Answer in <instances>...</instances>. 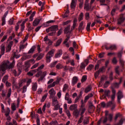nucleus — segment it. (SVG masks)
<instances>
[{
    "label": "nucleus",
    "mask_w": 125,
    "mask_h": 125,
    "mask_svg": "<svg viewBox=\"0 0 125 125\" xmlns=\"http://www.w3.org/2000/svg\"><path fill=\"white\" fill-rule=\"evenodd\" d=\"M83 94V93L82 92H80V94L78 96V97L76 98V99L75 100V103H77L79 102V100L81 97H82V95Z\"/></svg>",
    "instance_id": "30"
},
{
    "label": "nucleus",
    "mask_w": 125,
    "mask_h": 125,
    "mask_svg": "<svg viewBox=\"0 0 125 125\" xmlns=\"http://www.w3.org/2000/svg\"><path fill=\"white\" fill-rule=\"evenodd\" d=\"M11 108L13 111H15L16 110V106L15 105V104H13L11 105Z\"/></svg>",
    "instance_id": "57"
},
{
    "label": "nucleus",
    "mask_w": 125,
    "mask_h": 125,
    "mask_svg": "<svg viewBox=\"0 0 125 125\" xmlns=\"http://www.w3.org/2000/svg\"><path fill=\"white\" fill-rule=\"evenodd\" d=\"M73 115L76 118L79 117V116H80V111L78 109L75 110L73 112Z\"/></svg>",
    "instance_id": "23"
},
{
    "label": "nucleus",
    "mask_w": 125,
    "mask_h": 125,
    "mask_svg": "<svg viewBox=\"0 0 125 125\" xmlns=\"http://www.w3.org/2000/svg\"><path fill=\"white\" fill-rule=\"evenodd\" d=\"M25 67L26 68L25 69V72H28V68H29L30 65H29V62H25Z\"/></svg>",
    "instance_id": "33"
},
{
    "label": "nucleus",
    "mask_w": 125,
    "mask_h": 125,
    "mask_svg": "<svg viewBox=\"0 0 125 125\" xmlns=\"http://www.w3.org/2000/svg\"><path fill=\"white\" fill-rule=\"evenodd\" d=\"M1 49V54H0V58H1V56L4 54V52H5V46L3 44H1L0 46Z\"/></svg>",
    "instance_id": "11"
},
{
    "label": "nucleus",
    "mask_w": 125,
    "mask_h": 125,
    "mask_svg": "<svg viewBox=\"0 0 125 125\" xmlns=\"http://www.w3.org/2000/svg\"><path fill=\"white\" fill-rule=\"evenodd\" d=\"M85 108H82L80 109L81 112V117L80 118L79 120H78V125L80 124H82L83 123V113L85 112Z\"/></svg>",
    "instance_id": "4"
},
{
    "label": "nucleus",
    "mask_w": 125,
    "mask_h": 125,
    "mask_svg": "<svg viewBox=\"0 0 125 125\" xmlns=\"http://www.w3.org/2000/svg\"><path fill=\"white\" fill-rule=\"evenodd\" d=\"M27 91V86H24L22 88V93H25Z\"/></svg>",
    "instance_id": "60"
},
{
    "label": "nucleus",
    "mask_w": 125,
    "mask_h": 125,
    "mask_svg": "<svg viewBox=\"0 0 125 125\" xmlns=\"http://www.w3.org/2000/svg\"><path fill=\"white\" fill-rule=\"evenodd\" d=\"M71 28V25H68L65 29H64V34H68L69 32H70V29Z\"/></svg>",
    "instance_id": "27"
},
{
    "label": "nucleus",
    "mask_w": 125,
    "mask_h": 125,
    "mask_svg": "<svg viewBox=\"0 0 125 125\" xmlns=\"http://www.w3.org/2000/svg\"><path fill=\"white\" fill-rule=\"evenodd\" d=\"M41 74H42V76L40 78L39 81H42V80H43V78H44V77L46 76L47 74V72L44 71V72H43L42 73V72Z\"/></svg>",
    "instance_id": "21"
},
{
    "label": "nucleus",
    "mask_w": 125,
    "mask_h": 125,
    "mask_svg": "<svg viewBox=\"0 0 125 125\" xmlns=\"http://www.w3.org/2000/svg\"><path fill=\"white\" fill-rule=\"evenodd\" d=\"M105 48L106 49V50H109V49L110 50H116L117 49V45H111L108 47L107 45H105Z\"/></svg>",
    "instance_id": "8"
},
{
    "label": "nucleus",
    "mask_w": 125,
    "mask_h": 125,
    "mask_svg": "<svg viewBox=\"0 0 125 125\" xmlns=\"http://www.w3.org/2000/svg\"><path fill=\"white\" fill-rule=\"evenodd\" d=\"M108 119L109 122H112L113 120V114H110L108 115Z\"/></svg>",
    "instance_id": "52"
},
{
    "label": "nucleus",
    "mask_w": 125,
    "mask_h": 125,
    "mask_svg": "<svg viewBox=\"0 0 125 125\" xmlns=\"http://www.w3.org/2000/svg\"><path fill=\"white\" fill-rule=\"evenodd\" d=\"M13 45V42L12 41L10 42L8 44L7 47L6 48V52H9L11 50V47Z\"/></svg>",
    "instance_id": "10"
},
{
    "label": "nucleus",
    "mask_w": 125,
    "mask_h": 125,
    "mask_svg": "<svg viewBox=\"0 0 125 125\" xmlns=\"http://www.w3.org/2000/svg\"><path fill=\"white\" fill-rule=\"evenodd\" d=\"M35 15H36V12L34 11L31 14L30 16V21H33V20H34V16H35Z\"/></svg>",
    "instance_id": "35"
},
{
    "label": "nucleus",
    "mask_w": 125,
    "mask_h": 125,
    "mask_svg": "<svg viewBox=\"0 0 125 125\" xmlns=\"http://www.w3.org/2000/svg\"><path fill=\"white\" fill-rule=\"evenodd\" d=\"M109 84H110V82H109V81H106L104 84V87H108V86H109Z\"/></svg>",
    "instance_id": "54"
},
{
    "label": "nucleus",
    "mask_w": 125,
    "mask_h": 125,
    "mask_svg": "<svg viewBox=\"0 0 125 125\" xmlns=\"http://www.w3.org/2000/svg\"><path fill=\"white\" fill-rule=\"evenodd\" d=\"M46 97H47V94H45L42 98L41 100V102H44V100L46 99Z\"/></svg>",
    "instance_id": "50"
},
{
    "label": "nucleus",
    "mask_w": 125,
    "mask_h": 125,
    "mask_svg": "<svg viewBox=\"0 0 125 125\" xmlns=\"http://www.w3.org/2000/svg\"><path fill=\"white\" fill-rule=\"evenodd\" d=\"M58 63V61H56L55 62H52L50 65H49V67L50 68H54V67H55V65H56V64H57Z\"/></svg>",
    "instance_id": "29"
},
{
    "label": "nucleus",
    "mask_w": 125,
    "mask_h": 125,
    "mask_svg": "<svg viewBox=\"0 0 125 125\" xmlns=\"http://www.w3.org/2000/svg\"><path fill=\"white\" fill-rule=\"evenodd\" d=\"M58 104V101L57 100V97H55L52 98V104L57 105Z\"/></svg>",
    "instance_id": "19"
},
{
    "label": "nucleus",
    "mask_w": 125,
    "mask_h": 125,
    "mask_svg": "<svg viewBox=\"0 0 125 125\" xmlns=\"http://www.w3.org/2000/svg\"><path fill=\"white\" fill-rule=\"evenodd\" d=\"M119 69H120V66H117L115 67V72L117 74V75H120V71H119Z\"/></svg>",
    "instance_id": "43"
},
{
    "label": "nucleus",
    "mask_w": 125,
    "mask_h": 125,
    "mask_svg": "<svg viewBox=\"0 0 125 125\" xmlns=\"http://www.w3.org/2000/svg\"><path fill=\"white\" fill-rule=\"evenodd\" d=\"M104 55H105V52L101 53L99 54V58H103Z\"/></svg>",
    "instance_id": "55"
},
{
    "label": "nucleus",
    "mask_w": 125,
    "mask_h": 125,
    "mask_svg": "<svg viewBox=\"0 0 125 125\" xmlns=\"http://www.w3.org/2000/svg\"><path fill=\"white\" fill-rule=\"evenodd\" d=\"M5 113V115L6 117H8V116L9 115V114L10 113V109H9V108H7V109L6 110V111H5V112H3Z\"/></svg>",
    "instance_id": "32"
},
{
    "label": "nucleus",
    "mask_w": 125,
    "mask_h": 125,
    "mask_svg": "<svg viewBox=\"0 0 125 125\" xmlns=\"http://www.w3.org/2000/svg\"><path fill=\"white\" fill-rule=\"evenodd\" d=\"M68 85L67 84H65L63 85V89H62V91H63V92L66 91V90H67V89H68Z\"/></svg>",
    "instance_id": "46"
},
{
    "label": "nucleus",
    "mask_w": 125,
    "mask_h": 125,
    "mask_svg": "<svg viewBox=\"0 0 125 125\" xmlns=\"http://www.w3.org/2000/svg\"><path fill=\"white\" fill-rule=\"evenodd\" d=\"M11 95V88H9L8 91L7 97H10Z\"/></svg>",
    "instance_id": "61"
},
{
    "label": "nucleus",
    "mask_w": 125,
    "mask_h": 125,
    "mask_svg": "<svg viewBox=\"0 0 125 125\" xmlns=\"http://www.w3.org/2000/svg\"><path fill=\"white\" fill-rule=\"evenodd\" d=\"M90 25H91V22H88L87 24L86 29L88 32L90 31Z\"/></svg>",
    "instance_id": "39"
},
{
    "label": "nucleus",
    "mask_w": 125,
    "mask_h": 125,
    "mask_svg": "<svg viewBox=\"0 0 125 125\" xmlns=\"http://www.w3.org/2000/svg\"><path fill=\"white\" fill-rule=\"evenodd\" d=\"M112 95H111V101H114V99H115L116 97V90L113 88L112 89Z\"/></svg>",
    "instance_id": "16"
},
{
    "label": "nucleus",
    "mask_w": 125,
    "mask_h": 125,
    "mask_svg": "<svg viewBox=\"0 0 125 125\" xmlns=\"http://www.w3.org/2000/svg\"><path fill=\"white\" fill-rule=\"evenodd\" d=\"M49 94H50V97L51 98L54 97V96L55 94H56V92L54 90V88H51L49 91Z\"/></svg>",
    "instance_id": "12"
},
{
    "label": "nucleus",
    "mask_w": 125,
    "mask_h": 125,
    "mask_svg": "<svg viewBox=\"0 0 125 125\" xmlns=\"http://www.w3.org/2000/svg\"><path fill=\"white\" fill-rule=\"evenodd\" d=\"M37 88H38V85L37 83H35L33 85L32 90L33 91H36L37 90Z\"/></svg>",
    "instance_id": "40"
},
{
    "label": "nucleus",
    "mask_w": 125,
    "mask_h": 125,
    "mask_svg": "<svg viewBox=\"0 0 125 125\" xmlns=\"http://www.w3.org/2000/svg\"><path fill=\"white\" fill-rule=\"evenodd\" d=\"M94 67V65L92 64H89L88 67L87 68V69L88 71H91V70L93 69V68Z\"/></svg>",
    "instance_id": "47"
},
{
    "label": "nucleus",
    "mask_w": 125,
    "mask_h": 125,
    "mask_svg": "<svg viewBox=\"0 0 125 125\" xmlns=\"http://www.w3.org/2000/svg\"><path fill=\"white\" fill-rule=\"evenodd\" d=\"M125 17H124V15L123 14L120 15V17L118 20L117 24L118 25H121V24L125 22Z\"/></svg>",
    "instance_id": "7"
},
{
    "label": "nucleus",
    "mask_w": 125,
    "mask_h": 125,
    "mask_svg": "<svg viewBox=\"0 0 125 125\" xmlns=\"http://www.w3.org/2000/svg\"><path fill=\"white\" fill-rule=\"evenodd\" d=\"M24 25H25V22H22L21 25V31H24V29L25 28Z\"/></svg>",
    "instance_id": "53"
},
{
    "label": "nucleus",
    "mask_w": 125,
    "mask_h": 125,
    "mask_svg": "<svg viewBox=\"0 0 125 125\" xmlns=\"http://www.w3.org/2000/svg\"><path fill=\"white\" fill-rule=\"evenodd\" d=\"M13 57L17 59L19 58V57H20V55H17L16 52H14L13 54Z\"/></svg>",
    "instance_id": "56"
},
{
    "label": "nucleus",
    "mask_w": 125,
    "mask_h": 125,
    "mask_svg": "<svg viewBox=\"0 0 125 125\" xmlns=\"http://www.w3.org/2000/svg\"><path fill=\"white\" fill-rule=\"evenodd\" d=\"M78 81H79V79L78 78V77L74 76L72 78V85H74L77 83H78Z\"/></svg>",
    "instance_id": "15"
},
{
    "label": "nucleus",
    "mask_w": 125,
    "mask_h": 125,
    "mask_svg": "<svg viewBox=\"0 0 125 125\" xmlns=\"http://www.w3.org/2000/svg\"><path fill=\"white\" fill-rule=\"evenodd\" d=\"M15 87L16 89H17L18 92H20V91H21V90H22V89L21 88V87H18V85H15Z\"/></svg>",
    "instance_id": "48"
},
{
    "label": "nucleus",
    "mask_w": 125,
    "mask_h": 125,
    "mask_svg": "<svg viewBox=\"0 0 125 125\" xmlns=\"http://www.w3.org/2000/svg\"><path fill=\"white\" fill-rule=\"evenodd\" d=\"M40 22H41L40 19H35L33 22V26H34V27H37V26L40 24Z\"/></svg>",
    "instance_id": "14"
},
{
    "label": "nucleus",
    "mask_w": 125,
    "mask_h": 125,
    "mask_svg": "<svg viewBox=\"0 0 125 125\" xmlns=\"http://www.w3.org/2000/svg\"><path fill=\"white\" fill-rule=\"evenodd\" d=\"M70 7L72 9H74L76 7V2L75 1V0H72Z\"/></svg>",
    "instance_id": "25"
},
{
    "label": "nucleus",
    "mask_w": 125,
    "mask_h": 125,
    "mask_svg": "<svg viewBox=\"0 0 125 125\" xmlns=\"http://www.w3.org/2000/svg\"><path fill=\"white\" fill-rule=\"evenodd\" d=\"M25 82H26L25 79H23V80H21L18 84V87H22V86H23V84H24V83H25Z\"/></svg>",
    "instance_id": "18"
},
{
    "label": "nucleus",
    "mask_w": 125,
    "mask_h": 125,
    "mask_svg": "<svg viewBox=\"0 0 125 125\" xmlns=\"http://www.w3.org/2000/svg\"><path fill=\"white\" fill-rule=\"evenodd\" d=\"M91 88H92V87L90 85L87 86L84 90L85 93H88V92H89V91L91 90Z\"/></svg>",
    "instance_id": "24"
},
{
    "label": "nucleus",
    "mask_w": 125,
    "mask_h": 125,
    "mask_svg": "<svg viewBox=\"0 0 125 125\" xmlns=\"http://www.w3.org/2000/svg\"><path fill=\"white\" fill-rule=\"evenodd\" d=\"M83 21H82L80 23V25L78 27V30L79 31H83Z\"/></svg>",
    "instance_id": "26"
},
{
    "label": "nucleus",
    "mask_w": 125,
    "mask_h": 125,
    "mask_svg": "<svg viewBox=\"0 0 125 125\" xmlns=\"http://www.w3.org/2000/svg\"><path fill=\"white\" fill-rule=\"evenodd\" d=\"M122 98H124V95L123 94L122 91H118L117 95V100L118 103H121V100Z\"/></svg>",
    "instance_id": "9"
},
{
    "label": "nucleus",
    "mask_w": 125,
    "mask_h": 125,
    "mask_svg": "<svg viewBox=\"0 0 125 125\" xmlns=\"http://www.w3.org/2000/svg\"><path fill=\"white\" fill-rule=\"evenodd\" d=\"M112 62L113 64H117V63H118V61L117 60V58L116 57H114L112 60Z\"/></svg>",
    "instance_id": "49"
},
{
    "label": "nucleus",
    "mask_w": 125,
    "mask_h": 125,
    "mask_svg": "<svg viewBox=\"0 0 125 125\" xmlns=\"http://www.w3.org/2000/svg\"><path fill=\"white\" fill-rule=\"evenodd\" d=\"M53 106H55V110H58L59 108H60V105H59V104H55Z\"/></svg>",
    "instance_id": "62"
},
{
    "label": "nucleus",
    "mask_w": 125,
    "mask_h": 125,
    "mask_svg": "<svg viewBox=\"0 0 125 125\" xmlns=\"http://www.w3.org/2000/svg\"><path fill=\"white\" fill-rule=\"evenodd\" d=\"M34 74H35V70H32L27 73V75H28V76H30L31 77L34 76Z\"/></svg>",
    "instance_id": "44"
},
{
    "label": "nucleus",
    "mask_w": 125,
    "mask_h": 125,
    "mask_svg": "<svg viewBox=\"0 0 125 125\" xmlns=\"http://www.w3.org/2000/svg\"><path fill=\"white\" fill-rule=\"evenodd\" d=\"M70 99V96L69 95V93H66L65 96V100H69Z\"/></svg>",
    "instance_id": "58"
},
{
    "label": "nucleus",
    "mask_w": 125,
    "mask_h": 125,
    "mask_svg": "<svg viewBox=\"0 0 125 125\" xmlns=\"http://www.w3.org/2000/svg\"><path fill=\"white\" fill-rule=\"evenodd\" d=\"M104 95H103V96L104 97H107L108 98H110V94L111 93V91L110 90H105L104 91Z\"/></svg>",
    "instance_id": "13"
},
{
    "label": "nucleus",
    "mask_w": 125,
    "mask_h": 125,
    "mask_svg": "<svg viewBox=\"0 0 125 125\" xmlns=\"http://www.w3.org/2000/svg\"><path fill=\"white\" fill-rule=\"evenodd\" d=\"M14 21V19L12 18L9 20V24L10 25H12L13 24V21Z\"/></svg>",
    "instance_id": "64"
},
{
    "label": "nucleus",
    "mask_w": 125,
    "mask_h": 125,
    "mask_svg": "<svg viewBox=\"0 0 125 125\" xmlns=\"http://www.w3.org/2000/svg\"><path fill=\"white\" fill-rule=\"evenodd\" d=\"M106 106L107 108H108V107H111V110L113 111V110L116 108V103H115V102L111 101L106 104Z\"/></svg>",
    "instance_id": "5"
},
{
    "label": "nucleus",
    "mask_w": 125,
    "mask_h": 125,
    "mask_svg": "<svg viewBox=\"0 0 125 125\" xmlns=\"http://www.w3.org/2000/svg\"><path fill=\"white\" fill-rule=\"evenodd\" d=\"M62 39H59L56 44L55 45V46L57 47V46H59V45H60V44H61V43L62 42Z\"/></svg>",
    "instance_id": "31"
},
{
    "label": "nucleus",
    "mask_w": 125,
    "mask_h": 125,
    "mask_svg": "<svg viewBox=\"0 0 125 125\" xmlns=\"http://www.w3.org/2000/svg\"><path fill=\"white\" fill-rule=\"evenodd\" d=\"M28 44V43H26V44L23 45V44H21L20 46V50H22V49H24V48H25V47H26L27 46V45Z\"/></svg>",
    "instance_id": "41"
},
{
    "label": "nucleus",
    "mask_w": 125,
    "mask_h": 125,
    "mask_svg": "<svg viewBox=\"0 0 125 125\" xmlns=\"http://www.w3.org/2000/svg\"><path fill=\"white\" fill-rule=\"evenodd\" d=\"M65 112H66V114L67 116V117H68L69 118H70V117H71V113H70V111L69 110H65L64 111Z\"/></svg>",
    "instance_id": "59"
},
{
    "label": "nucleus",
    "mask_w": 125,
    "mask_h": 125,
    "mask_svg": "<svg viewBox=\"0 0 125 125\" xmlns=\"http://www.w3.org/2000/svg\"><path fill=\"white\" fill-rule=\"evenodd\" d=\"M50 32H52V33H48V36H54L55 35V33H56V31L58 30V26L57 25H53L50 27Z\"/></svg>",
    "instance_id": "3"
},
{
    "label": "nucleus",
    "mask_w": 125,
    "mask_h": 125,
    "mask_svg": "<svg viewBox=\"0 0 125 125\" xmlns=\"http://www.w3.org/2000/svg\"><path fill=\"white\" fill-rule=\"evenodd\" d=\"M14 65H15V61L14 60L11 63H9L8 61L4 62L1 65H0V74L6 71V69L8 70L12 69L14 67Z\"/></svg>",
    "instance_id": "1"
},
{
    "label": "nucleus",
    "mask_w": 125,
    "mask_h": 125,
    "mask_svg": "<svg viewBox=\"0 0 125 125\" xmlns=\"http://www.w3.org/2000/svg\"><path fill=\"white\" fill-rule=\"evenodd\" d=\"M83 13H81L79 15V21H82V20L83 19Z\"/></svg>",
    "instance_id": "45"
},
{
    "label": "nucleus",
    "mask_w": 125,
    "mask_h": 125,
    "mask_svg": "<svg viewBox=\"0 0 125 125\" xmlns=\"http://www.w3.org/2000/svg\"><path fill=\"white\" fill-rule=\"evenodd\" d=\"M89 63V60L88 59H85L84 62H82L81 63L80 65V69L82 70H83L84 69H85V67L88 65V63Z\"/></svg>",
    "instance_id": "6"
},
{
    "label": "nucleus",
    "mask_w": 125,
    "mask_h": 125,
    "mask_svg": "<svg viewBox=\"0 0 125 125\" xmlns=\"http://www.w3.org/2000/svg\"><path fill=\"white\" fill-rule=\"evenodd\" d=\"M18 69L19 70V74H21V72H22L21 71L22 70V63L21 62L18 63Z\"/></svg>",
    "instance_id": "22"
},
{
    "label": "nucleus",
    "mask_w": 125,
    "mask_h": 125,
    "mask_svg": "<svg viewBox=\"0 0 125 125\" xmlns=\"http://www.w3.org/2000/svg\"><path fill=\"white\" fill-rule=\"evenodd\" d=\"M35 49H36V46H33L31 47V48L29 50L28 52V54H33L34 53V51H35Z\"/></svg>",
    "instance_id": "28"
},
{
    "label": "nucleus",
    "mask_w": 125,
    "mask_h": 125,
    "mask_svg": "<svg viewBox=\"0 0 125 125\" xmlns=\"http://www.w3.org/2000/svg\"><path fill=\"white\" fill-rule=\"evenodd\" d=\"M83 125H88V124H89V119H88V118H83Z\"/></svg>",
    "instance_id": "17"
},
{
    "label": "nucleus",
    "mask_w": 125,
    "mask_h": 125,
    "mask_svg": "<svg viewBox=\"0 0 125 125\" xmlns=\"http://www.w3.org/2000/svg\"><path fill=\"white\" fill-rule=\"evenodd\" d=\"M62 55V50H59V52L55 54V58H59L60 56Z\"/></svg>",
    "instance_id": "20"
},
{
    "label": "nucleus",
    "mask_w": 125,
    "mask_h": 125,
    "mask_svg": "<svg viewBox=\"0 0 125 125\" xmlns=\"http://www.w3.org/2000/svg\"><path fill=\"white\" fill-rule=\"evenodd\" d=\"M56 69H58V70H60L61 69H63V66L61 63H58L56 65Z\"/></svg>",
    "instance_id": "34"
},
{
    "label": "nucleus",
    "mask_w": 125,
    "mask_h": 125,
    "mask_svg": "<svg viewBox=\"0 0 125 125\" xmlns=\"http://www.w3.org/2000/svg\"><path fill=\"white\" fill-rule=\"evenodd\" d=\"M7 80H8V75H5L3 77L2 82H3V83H6Z\"/></svg>",
    "instance_id": "37"
},
{
    "label": "nucleus",
    "mask_w": 125,
    "mask_h": 125,
    "mask_svg": "<svg viewBox=\"0 0 125 125\" xmlns=\"http://www.w3.org/2000/svg\"><path fill=\"white\" fill-rule=\"evenodd\" d=\"M69 108L71 111H73V110H76L77 109V105L75 104H72L70 105Z\"/></svg>",
    "instance_id": "36"
},
{
    "label": "nucleus",
    "mask_w": 125,
    "mask_h": 125,
    "mask_svg": "<svg viewBox=\"0 0 125 125\" xmlns=\"http://www.w3.org/2000/svg\"><path fill=\"white\" fill-rule=\"evenodd\" d=\"M62 59H64V60L69 59V55L67 54L66 55V54H64L62 57Z\"/></svg>",
    "instance_id": "51"
},
{
    "label": "nucleus",
    "mask_w": 125,
    "mask_h": 125,
    "mask_svg": "<svg viewBox=\"0 0 125 125\" xmlns=\"http://www.w3.org/2000/svg\"><path fill=\"white\" fill-rule=\"evenodd\" d=\"M81 81L82 83H83V82H84L85 81H86V75L83 76Z\"/></svg>",
    "instance_id": "63"
},
{
    "label": "nucleus",
    "mask_w": 125,
    "mask_h": 125,
    "mask_svg": "<svg viewBox=\"0 0 125 125\" xmlns=\"http://www.w3.org/2000/svg\"><path fill=\"white\" fill-rule=\"evenodd\" d=\"M98 71L100 73H104V72H105V67L103 66L100 68Z\"/></svg>",
    "instance_id": "42"
},
{
    "label": "nucleus",
    "mask_w": 125,
    "mask_h": 125,
    "mask_svg": "<svg viewBox=\"0 0 125 125\" xmlns=\"http://www.w3.org/2000/svg\"><path fill=\"white\" fill-rule=\"evenodd\" d=\"M84 8L87 11H88L89 10V4L88 3H85Z\"/></svg>",
    "instance_id": "38"
},
{
    "label": "nucleus",
    "mask_w": 125,
    "mask_h": 125,
    "mask_svg": "<svg viewBox=\"0 0 125 125\" xmlns=\"http://www.w3.org/2000/svg\"><path fill=\"white\" fill-rule=\"evenodd\" d=\"M54 50L52 49L49 51L46 55V59L47 63H49L51 61V57H53L54 55Z\"/></svg>",
    "instance_id": "2"
}]
</instances>
